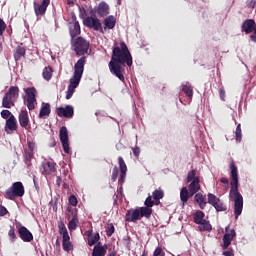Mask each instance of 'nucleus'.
Masks as SVG:
<instances>
[{
  "label": "nucleus",
  "mask_w": 256,
  "mask_h": 256,
  "mask_svg": "<svg viewBox=\"0 0 256 256\" xmlns=\"http://www.w3.org/2000/svg\"><path fill=\"white\" fill-rule=\"evenodd\" d=\"M255 5H256V1L255 0H251L247 2V7L249 9H255Z\"/></svg>",
  "instance_id": "55"
},
{
  "label": "nucleus",
  "mask_w": 256,
  "mask_h": 256,
  "mask_svg": "<svg viewBox=\"0 0 256 256\" xmlns=\"http://www.w3.org/2000/svg\"><path fill=\"white\" fill-rule=\"evenodd\" d=\"M118 165L120 167V178L118 182L123 185L125 183V178L127 177V164H125V160L123 157H118Z\"/></svg>",
  "instance_id": "18"
},
{
  "label": "nucleus",
  "mask_w": 256,
  "mask_h": 256,
  "mask_svg": "<svg viewBox=\"0 0 256 256\" xmlns=\"http://www.w3.org/2000/svg\"><path fill=\"white\" fill-rule=\"evenodd\" d=\"M180 200L182 202V205H185L187 201H189V189L187 187H183L180 191Z\"/></svg>",
  "instance_id": "32"
},
{
  "label": "nucleus",
  "mask_w": 256,
  "mask_h": 256,
  "mask_svg": "<svg viewBox=\"0 0 256 256\" xmlns=\"http://www.w3.org/2000/svg\"><path fill=\"white\" fill-rule=\"evenodd\" d=\"M26 53H27V50L25 49V47L18 46L14 51V60L16 62L20 61L21 57H24Z\"/></svg>",
  "instance_id": "31"
},
{
  "label": "nucleus",
  "mask_w": 256,
  "mask_h": 256,
  "mask_svg": "<svg viewBox=\"0 0 256 256\" xmlns=\"http://www.w3.org/2000/svg\"><path fill=\"white\" fill-rule=\"evenodd\" d=\"M200 183H201V180L199 178H195L193 181H190L188 190L196 191V193H199V191H201Z\"/></svg>",
  "instance_id": "30"
},
{
  "label": "nucleus",
  "mask_w": 256,
  "mask_h": 256,
  "mask_svg": "<svg viewBox=\"0 0 256 256\" xmlns=\"http://www.w3.org/2000/svg\"><path fill=\"white\" fill-rule=\"evenodd\" d=\"M144 204H145V207H148V208L151 209V207H153V205H155V201H153V198H151V195H149V196L146 198Z\"/></svg>",
  "instance_id": "45"
},
{
  "label": "nucleus",
  "mask_w": 256,
  "mask_h": 256,
  "mask_svg": "<svg viewBox=\"0 0 256 256\" xmlns=\"http://www.w3.org/2000/svg\"><path fill=\"white\" fill-rule=\"evenodd\" d=\"M107 255V248L105 246H101V242H98L97 245L94 246L92 256H105Z\"/></svg>",
  "instance_id": "24"
},
{
  "label": "nucleus",
  "mask_w": 256,
  "mask_h": 256,
  "mask_svg": "<svg viewBox=\"0 0 256 256\" xmlns=\"http://www.w3.org/2000/svg\"><path fill=\"white\" fill-rule=\"evenodd\" d=\"M61 182H62V179L60 176H58L56 179V184L58 185V187L61 186Z\"/></svg>",
  "instance_id": "63"
},
{
  "label": "nucleus",
  "mask_w": 256,
  "mask_h": 256,
  "mask_svg": "<svg viewBox=\"0 0 256 256\" xmlns=\"http://www.w3.org/2000/svg\"><path fill=\"white\" fill-rule=\"evenodd\" d=\"M87 63V57H81L75 64H74V73L73 77L70 79V84L68 87L70 89H77L79 87V83H81V79L83 77V73L85 72V64Z\"/></svg>",
  "instance_id": "3"
},
{
  "label": "nucleus",
  "mask_w": 256,
  "mask_h": 256,
  "mask_svg": "<svg viewBox=\"0 0 256 256\" xmlns=\"http://www.w3.org/2000/svg\"><path fill=\"white\" fill-rule=\"evenodd\" d=\"M69 204L72 205V207H77V196L76 195H70L68 198Z\"/></svg>",
  "instance_id": "46"
},
{
  "label": "nucleus",
  "mask_w": 256,
  "mask_h": 256,
  "mask_svg": "<svg viewBox=\"0 0 256 256\" xmlns=\"http://www.w3.org/2000/svg\"><path fill=\"white\" fill-rule=\"evenodd\" d=\"M18 127L17 118H15V116H10V118L6 120L4 131L8 135H11V133H15V131H17Z\"/></svg>",
  "instance_id": "16"
},
{
  "label": "nucleus",
  "mask_w": 256,
  "mask_h": 256,
  "mask_svg": "<svg viewBox=\"0 0 256 256\" xmlns=\"http://www.w3.org/2000/svg\"><path fill=\"white\" fill-rule=\"evenodd\" d=\"M125 63L128 67L133 65V57L129 51V47L125 42H121L120 46H114L112 50L111 60L108 64L110 73L118 77L122 83H125Z\"/></svg>",
  "instance_id": "1"
},
{
  "label": "nucleus",
  "mask_w": 256,
  "mask_h": 256,
  "mask_svg": "<svg viewBox=\"0 0 256 256\" xmlns=\"http://www.w3.org/2000/svg\"><path fill=\"white\" fill-rule=\"evenodd\" d=\"M116 24L117 19H115V16L110 15L104 20V29H115Z\"/></svg>",
  "instance_id": "28"
},
{
  "label": "nucleus",
  "mask_w": 256,
  "mask_h": 256,
  "mask_svg": "<svg viewBox=\"0 0 256 256\" xmlns=\"http://www.w3.org/2000/svg\"><path fill=\"white\" fill-rule=\"evenodd\" d=\"M222 255H224V256H235V254L233 253V249H229L227 251H224L222 253Z\"/></svg>",
  "instance_id": "59"
},
{
  "label": "nucleus",
  "mask_w": 256,
  "mask_h": 256,
  "mask_svg": "<svg viewBox=\"0 0 256 256\" xmlns=\"http://www.w3.org/2000/svg\"><path fill=\"white\" fill-rule=\"evenodd\" d=\"M73 93H75V89L74 88H70L68 86V89L66 91V99L67 100L71 99V97H73Z\"/></svg>",
  "instance_id": "50"
},
{
  "label": "nucleus",
  "mask_w": 256,
  "mask_h": 256,
  "mask_svg": "<svg viewBox=\"0 0 256 256\" xmlns=\"http://www.w3.org/2000/svg\"><path fill=\"white\" fill-rule=\"evenodd\" d=\"M152 197H153L154 201H161V199H163L165 197V192H163V190H161V189H156L152 193Z\"/></svg>",
  "instance_id": "35"
},
{
  "label": "nucleus",
  "mask_w": 256,
  "mask_h": 256,
  "mask_svg": "<svg viewBox=\"0 0 256 256\" xmlns=\"http://www.w3.org/2000/svg\"><path fill=\"white\" fill-rule=\"evenodd\" d=\"M220 181L224 183V185H229V179H227L226 177H222Z\"/></svg>",
  "instance_id": "60"
},
{
  "label": "nucleus",
  "mask_w": 256,
  "mask_h": 256,
  "mask_svg": "<svg viewBox=\"0 0 256 256\" xmlns=\"http://www.w3.org/2000/svg\"><path fill=\"white\" fill-rule=\"evenodd\" d=\"M85 27L88 29H93V31H99V33H105L103 29V24H101V20L95 16H88L83 21Z\"/></svg>",
  "instance_id": "9"
},
{
  "label": "nucleus",
  "mask_w": 256,
  "mask_h": 256,
  "mask_svg": "<svg viewBox=\"0 0 256 256\" xmlns=\"http://www.w3.org/2000/svg\"><path fill=\"white\" fill-rule=\"evenodd\" d=\"M235 137H236V141H238L240 143V141L242 139L241 124H238L236 127Z\"/></svg>",
  "instance_id": "43"
},
{
  "label": "nucleus",
  "mask_w": 256,
  "mask_h": 256,
  "mask_svg": "<svg viewBox=\"0 0 256 256\" xmlns=\"http://www.w3.org/2000/svg\"><path fill=\"white\" fill-rule=\"evenodd\" d=\"M230 179L229 200L234 202L235 219H239L243 213V195L239 192V173L234 161L230 163Z\"/></svg>",
  "instance_id": "2"
},
{
  "label": "nucleus",
  "mask_w": 256,
  "mask_h": 256,
  "mask_svg": "<svg viewBox=\"0 0 256 256\" xmlns=\"http://www.w3.org/2000/svg\"><path fill=\"white\" fill-rule=\"evenodd\" d=\"M229 227H226V232L222 238L223 244L222 249L225 251L226 249H229V245H231V241L237 237V233L235 232V229H232L230 232Z\"/></svg>",
  "instance_id": "14"
},
{
  "label": "nucleus",
  "mask_w": 256,
  "mask_h": 256,
  "mask_svg": "<svg viewBox=\"0 0 256 256\" xmlns=\"http://www.w3.org/2000/svg\"><path fill=\"white\" fill-rule=\"evenodd\" d=\"M72 47L78 57H85L83 55L89 53L90 44L89 41L80 36L73 41Z\"/></svg>",
  "instance_id": "7"
},
{
  "label": "nucleus",
  "mask_w": 256,
  "mask_h": 256,
  "mask_svg": "<svg viewBox=\"0 0 256 256\" xmlns=\"http://www.w3.org/2000/svg\"><path fill=\"white\" fill-rule=\"evenodd\" d=\"M34 152L24 150V161L27 167H31V160L33 159Z\"/></svg>",
  "instance_id": "34"
},
{
  "label": "nucleus",
  "mask_w": 256,
  "mask_h": 256,
  "mask_svg": "<svg viewBox=\"0 0 256 256\" xmlns=\"http://www.w3.org/2000/svg\"><path fill=\"white\" fill-rule=\"evenodd\" d=\"M69 33L72 39L81 35V26L79 25V21H77V17L75 15L72 16V22H70Z\"/></svg>",
  "instance_id": "13"
},
{
  "label": "nucleus",
  "mask_w": 256,
  "mask_h": 256,
  "mask_svg": "<svg viewBox=\"0 0 256 256\" xmlns=\"http://www.w3.org/2000/svg\"><path fill=\"white\" fill-rule=\"evenodd\" d=\"M97 14L100 17H107V15L109 14V5L105 2H101L98 5Z\"/></svg>",
  "instance_id": "27"
},
{
  "label": "nucleus",
  "mask_w": 256,
  "mask_h": 256,
  "mask_svg": "<svg viewBox=\"0 0 256 256\" xmlns=\"http://www.w3.org/2000/svg\"><path fill=\"white\" fill-rule=\"evenodd\" d=\"M113 233H115V226L113 225V223L107 224V226H106L107 237H111L113 235Z\"/></svg>",
  "instance_id": "39"
},
{
  "label": "nucleus",
  "mask_w": 256,
  "mask_h": 256,
  "mask_svg": "<svg viewBox=\"0 0 256 256\" xmlns=\"http://www.w3.org/2000/svg\"><path fill=\"white\" fill-rule=\"evenodd\" d=\"M192 216L194 219V223H196V225H199V231H211L213 229L209 220H205V212L197 210L195 213L192 214Z\"/></svg>",
  "instance_id": "8"
},
{
  "label": "nucleus",
  "mask_w": 256,
  "mask_h": 256,
  "mask_svg": "<svg viewBox=\"0 0 256 256\" xmlns=\"http://www.w3.org/2000/svg\"><path fill=\"white\" fill-rule=\"evenodd\" d=\"M8 211L7 208H5V206H1L0 207V217H5V215H7Z\"/></svg>",
  "instance_id": "54"
},
{
  "label": "nucleus",
  "mask_w": 256,
  "mask_h": 256,
  "mask_svg": "<svg viewBox=\"0 0 256 256\" xmlns=\"http://www.w3.org/2000/svg\"><path fill=\"white\" fill-rule=\"evenodd\" d=\"M68 215L67 219L69 220L72 216V219L68 222L69 231H75L77 229V225H79V216L77 214V209H73L72 207H67Z\"/></svg>",
  "instance_id": "11"
},
{
  "label": "nucleus",
  "mask_w": 256,
  "mask_h": 256,
  "mask_svg": "<svg viewBox=\"0 0 256 256\" xmlns=\"http://www.w3.org/2000/svg\"><path fill=\"white\" fill-rule=\"evenodd\" d=\"M194 201L198 203L200 209H205V207H207V198L202 193H197L194 196Z\"/></svg>",
  "instance_id": "25"
},
{
  "label": "nucleus",
  "mask_w": 256,
  "mask_h": 256,
  "mask_svg": "<svg viewBox=\"0 0 256 256\" xmlns=\"http://www.w3.org/2000/svg\"><path fill=\"white\" fill-rule=\"evenodd\" d=\"M25 195V186L22 182H14L10 188L5 191V199L15 201L17 197H23Z\"/></svg>",
  "instance_id": "5"
},
{
  "label": "nucleus",
  "mask_w": 256,
  "mask_h": 256,
  "mask_svg": "<svg viewBox=\"0 0 256 256\" xmlns=\"http://www.w3.org/2000/svg\"><path fill=\"white\" fill-rule=\"evenodd\" d=\"M153 256H165V253L161 247H157L154 250Z\"/></svg>",
  "instance_id": "49"
},
{
  "label": "nucleus",
  "mask_w": 256,
  "mask_h": 256,
  "mask_svg": "<svg viewBox=\"0 0 256 256\" xmlns=\"http://www.w3.org/2000/svg\"><path fill=\"white\" fill-rule=\"evenodd\" d=\"M59 137L64 153L69 155L71 153V148L69 147V131L66 126L60 128Z\"/></svg>",
  "instance_id": "10"
},
{
  "label": "nucleus",
  "mask_w": 256,
  "mask_h": 256,
  "mask_svg": "<svg viewBox=\"0 0 256 256\" xmlns=\"http://www.w3.org/2000/svg\"><path fill=\"white\" fill-rule=\"evenodd\" d=\"M220 201V199L215 196V194H208V203L209 205H212V207H214L215 205H217V203Z\"/></svg>",
  "instance_id": "38"
},
{
  "label": "nucleus",
  "mask_w": 256,
  "mask_h": 256,
  "mask_svg": "<svg viewBox=\"0 0 256 256\" xmlns=\"http://www.w3.org/2000/svg\"><path fill=\"white\" fill-rule=\"evenodd\" d=\"M17 99H19V87L10 86L8 92L2 99V107L5 109H11V107H15V101H17Z\"/></svg>",
  "instance_id": "4"
},
{
  "label": "nucleus",
  "mask_w": 256,
  "mask_h": 256,
  "mask_svg": "<svg viewBox=\"0 0 256 256\" xmlns=\"http://www.w3.org/2000/svg\"><path fill=\"white\" fill-rule=\"evenodd\" d=\"M58 229H59L60 235H65L69 233V231H67V227L65 226V223L63 222L58 223Z\"/></svg>",
  "instance_id": "40"
},
{
  "label": "nucleus",
  "mask_w": 256,
  "mask_h": 256,
  "mask_svg": "<svg viewBox=\"0 0 256 256\" xmlns=\"http://www.w3.org/2000/svg\"><path fill=\"white\" fill-rule=\"evenodd\" d=\"M139 219H141L139 208L130 209L127 211L125 220L128 223H136L137 221H139Z\"/></svg>",
  "instance_id": "20"
},
{
  "label": "nucleus",
  "mask_w": 256,
  "mask_h": 256,
  "mask_svg": "<svg viewBox=\"0 0 256 256\" xmlns=\"http://www.w3.org/2000/svg\"><path fill=\"white\" fill-rule=\"evenodd\" d=\"M42 175H51V173H55L57 168H55V162H43L42 163Z\"/></svg>",
  "instance_id": "22"
},
{
  "label": "nucleus",
  "mask_w": 256,
  "mask_h": 256,
  "mask_svg": "<svg viewBox=\"0 0 256 256\" xmlns=\"http://www.w3.org/2000/svg\"><path fill=\"white\" fill-rule=\"evenodd\" d=\"M195 179H199V176H197L196 170H191L188 172L186 183H191V181H195Z\"/></svg>",
  "instance_id": "37"
},
{
  "label": "nucleus",
  "mask_w": 256,
  "mask_h": 256,
  "mask_svg": "<svg viewBox=\"0 0 256 256\" xmlns=\"http://www.w3.org/2000/svg\"><path fill=\"white\" fill-rule=\"evenodd\" d=\"M213 207L216 209V211H227V206H225L221 200L217 202Z\"/></svg>",
  "instance_id": "41"
},
{
  "label": "nucleus",
  "mask_w": 256,
  "mask_h": 256,
  "mask_svg": "<svg viewBox=\"0 0 256 256\" xmlns=\"http://www.w3.org/2000/svg\"><path fill=\"white\" fill-rule=\"evenodd\" d=\"M6 29H7V24H5V21H3V19L0 18V36H3Z\"/></svg>",
  "instance_id": "48"
},
{
  "label": "nucleus",
  "mask_w": 256,
  "mask_h": 256,
  "mask_svg": "<svg viewBox=\"0 0 256 256\" xmlns=\"http://www.w3.org/2000/svg\"><path fill=\"white\" fill-rule=\"evenodd\" d=\"M138 211L140 213V217H145L146 219H151V215H153V209L147 206L139 207Z\"/></svg>",
  "instance_id": "29"
},
{
  "label": "nucleus",
  "mask_w": 256,
  "mask_h": 256,
  "mask_svg": "<svg viewBox=\"0 0 256 256\" xmlns=\"http://www.w3.org/2000/svg\"><path fill=\"white\" fill-rule=\"evenodd\" d=\"M86 235L88 237L89 247H93V245H95V243H98L99 239H101L99 232H96L95 234H93V230L86 231Z\"/></svg>",
  "instance_id": "23"
},
{
  "label": "nucleus",
  "mask_w": 256,
  "mask_h": 256,
  "mask_svg": "<svg viewBox=\"0 0 256 256\" xmlns=\"http://www.w3.org/2000/svg\"><path fill=\"white\" fill-rule=\"evenodd\" d=\"M18 121L23 129H27V127H29V112H27L26 108L21 109L18 115Z\"/></svg>",
  "instance_id": "19"
},
{
  "label": "nucleus",
  "mask_w": 256,
  "mask_h": 256,
  "mask_svg": "<svg viewBox=\"0 0 256 256\" xmlns=\"http://www.w3.org/2000/svg\"><path fill=\"white\" fill-rule=\"evenodd\" d=\"M0 115H1L2 119H6V121H7V119H10L11 116H14V115L11 113V111H9V110H2V111L0 112Z\"/></svg>",
  "instance_id": "44"
},
{
  "label": "nucleus",
  "mask_w": 256,
  "mask_h": 256,
  "mask_svg": "<svg viewBox=\"0 0 256 256\" xmlns=\"http://www.w3.org/2000/svg\"><path fill=\"white\" fill-rule=\"evenodd\" d=\"M51 115V104L43 103L39 112V119H43V117H49Z\"/></svg>",
  "instance_id": "26"
},
{
  "label": "nucleus",
  "mask_w": 256,
  "mask_h": 256,
  "mask_svg": "<svg viewBox=\"0 0 256 256\" xmlns=\"http://www.w3.org/2000/svg\"><path fill=\"white\" fill-rule=\"evenodd\" d=\"M71 241V237L69 236V232L66 234H62V243Z\"/></svg>",
  "instance_id": "53"
},
{
  "label": "nucleus",
  "mask_w": 256,
  "mask_h": 256,
  "mask_svg": "<svg viewBox=\"0 0 256 256\" xmlns=\"http://www.w3.org/2000/svg\"><path fill=\"white\" fill-rule=\"evenodd\" d=\"M8 235L12 241H15V239H17V234L15 233V228H11L8 232Z\"/></svg>",
  "instance_id": "51"
},
{
  "label": "nucleus",
  "mask_w": 256,
  "mask_h": 256,
  "mask_svg": "<svg viewBox=\"0 0 256 256\" xmlns=\"http://www.w3.org/2000/svg\"><path fill=\"white\" fill-rule=\"evenodd\" d=\"M24 105L29 111H33L37 105V89L35 87L24 88Z\"/></svg>",
  "instance_id": "6"
},
{
  "label": "nucleus",
  "mask_w": 256,
  "mask_h": 256,
  "mask_svg": "<svg viewBox=\"0 0 256 256\" xmlns=\"http://www.w3.org/2000/svg\"><path fill=\"white\" fill-rule=\"evenodd\" d=\"M196 194H197V192L195 190H189L188 189L189 199H190V197H193V195H196Z\"/></svg>",
  "instance_id": "61"
},
{
  "label": "nucleus",
  "mask_w": 256,
  "mask_h": 256,
  "mask_svg": "<svg viewBox=\"0 0 256 256\" xmlns=\"http://www.w3.org/2000/svg\"><path fill=\"white\" fill-rule=\"evenodd\" d=\"M219 95H220L221 101H225V89L220 88Z\"/></svg>",
  "instance_id": "56"
},
{
  "label": "nucleus",
  "mask_w": 256,
  "mask_h": 256,
  "mask_svg": "<svg viewBox=\"0 0 256 256\" xmlns=\"http://www.w3.org/2000/svg\"><path fill=\"white\" fill-rule=\"evenodd\" d=\"M25 151H30L32 153L35 152V142H28V149H25Z\"/></svg>",
  "instance_id": "52"
},
{
  "label": "nucleus",
  "mask_w": 256,
  "mask_h": 256,
  "mask_svg": "<svg viewBox=\"0 0 256 256\" xmlns=\"http://www.w3.org/2000/svg\"><path fill=\"white\" fill-rule=\"evenodd\" d=\"M108 256H117V252L116 251H112L108 254Z\"/></svg>",
  "instance_id": "64"
},
{
  "label": "nucleus",
  "mask_w": 256,
  "mask_h": 256,
  "mask_svg": "<svg viewBox=\"0 0 256 256\" xmlns=\"http://www.w3.org/2000/svg\"><path fill=\"white\" fill-rule=\"evenodd\" d=\"M118 177H119V168L115 166L112 170V181H117Z\"/></svg>",
  "instance_id": "47"
},
{
  "label": "nucleus",
  "mask_w": 256,
  "mask_h": 256,
  "mask_svg": "<svg viewBox=\"0 0 256 256\" xmlns=\"http://www.w3.org/2000/svg\"><path fill=\"white\" fill-rule=\"evenodd\" d=\"M51 4V0H42L41 3L34 2V13L36 17H44L47 13V7Z\"/></svg>",
  "instance_id": "12"
},
{
  "label": "nucleus",
  "mask_w": 256,
  "mask_h": 256,
  "mask_svg": "<svg viewBox=\"0 0 256 256\" xmlns=\"http://www.w3.org/2000/svg\"><path fill=\"white\" fill-rule=\"evenodd\" d=\"M252 35H250V39L253 43H256V27L252 31Z\"/></svg>",
  "instance_id": "58"
},
{
  "label": "nucleus",
  "mask_w": 256,
  "mask_h": 256,
  "mask_svg": "<svg viewBox=\"0 0 256 256\" xmlns=\"http://www.w3.org/2000/svg\"><path fill=\"white\" fill-rule=\"evenodd\" d=\"M18 235L24 243H31V241H33V233H31V231H29L25 226H20L18 228Z\"/></svg>",
  "instance_id": "17"
},
{
  "label": "nucleus",
  "mask_w": 256,
  "mask_h": 256,
  "mask_svg": "<svg viewBox=\"0 0 256 256\" xmlns=\"http://www.w3.org/2000/svg\"><path fill=\"white\" fill-rule=\"evenodd\" d=\"M58 117H65L66 119H71L75 115V109L71 105H66L65 107H58L56 109Z\"/></svg>",
  "instance_id": "15"
},
{
  "label": "nucleus",
  "mask_w": 256,
  "mask_h": 256,
  "mask_svg": "<svg viewBox=\"0 0 256 256\" xmlns=\"http://www.w3.org/2000/svg\"><path fill=\"white\" fill-rule=\"evenodd\" d=\"M256 28V23L253 19H246L241 26L242 33L249 35L253 33V30Z\"/></svg>",
  "instance_id": "21"
},
{
  "label": "nucleus",
  "mask_w": 256,
  "mask_h": 256,
  "mask_svg": "<svg viewBox=\"0 0 256 256\" xmlns=\"http://www.w3.org/2000/svg\"><path fill=\"white\" fill-rule=\"evenodd\" d=\"M42 77L45 81H51L53 77V69L51 67H45L42 72Z\"/></svg>",
  "instance_id": "33"
},
{
  "label": "nucleus",
  "mask_w": 256,
  "mask_h": 256,
  "mask_svg": "<svg viewBox=\"0 0 256 256\" xmlns=\"http://www.w3.org/2000/svg\"><path fill=\"white\" fill-rule=\"evenodd\" d=\"M121 195H123V186L120 187V189L118 190V194H117V199H119V197H121Z\"/></svg>",
  "instance_id": "62"
},
{
  "label": "nucleus",
  "mask_w": 256,
  "mask_h": 256,
  "mask_svg": "<svg viewBox=\"0 0 256 256\" xmlns=\"http://www.w3.org/2000/svg\"><path fill=\"white\" fill-rule=\"evenodd\" d=\"M183 93L190 99H193V86L192 85H184L182 87Z\"/></svg>",
  "instance_id": "36"
},
{
  "label": "nucleus",
  "mask_w": 256,
  "mask_h": 256,
  "mask_svg": "<svg viewBox=\"0 0 256 256\" xmlns=\"http://www.w3.org/2000/svg\"><path fill=\"white\" fill-rule=\"evenodd\" d=\"M140 153H141V149L139 147L136 146L135 148H133V155L135 157H138Z\"/></svg>",
  "instance_id": "57"
},
{
  "label": "nucleus",
  "mask_w": 256,
  "mask_h": 256,
  "mask_svg": "<svg viewBox=\"0 0 256 256\" xmlns=\"http://www.w3.org/2000/svg\"><path fill=\"white\" fill-rule=\"evenodd\" d=\"M62 247L67 253H69V251H73V243H71V241L62 242Z\"/></svg>",
  "instance_id": "42"
}]
</instances>
